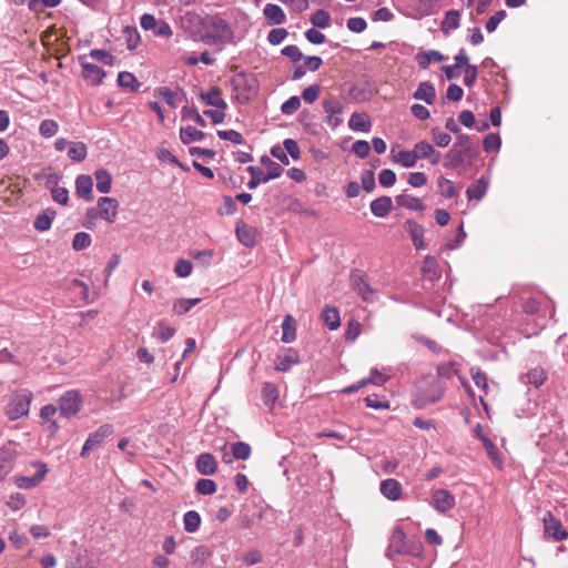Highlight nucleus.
Returning a JSON list of instances; mask_svg holds the SVG:
<instances>
[{"instance_id":"nucleus-2","label":"nucleus","mask_w":568,"mask_h":568,"mask_svg":"<svg viewBox=\"0 0 568 568\" xmlns=\"http://www.w3.org/2000/svg\"><path fill=\"white\" fill-rule=\"evenodd\" d=\"M231 84L237 93V100H248L257 89L255 77L244 71L234 74L231 79Z\"/></svg>"},{"instance_id":"nucleus-48","label":"nucleus","mask_w":568,"mask_h":568,"mask_svg":"<svg viewBox=\"0 0 568 568\" xmlns=\"http://www.w3.org/2000/svg\"><path fill=\"white\" fill-rule=\"evenodd\" d=\"M181 114H182L183 119L192 120L201 128L206 126V121L199 113L197 109L194 105L193 106H183Z\"/></svg>"},{"instance_id":"nucleus-29","label":"nucleus","mask_w":568,"mask_h":568,"mask_svg":"<svg viewBox=\"0 0 568 568\" xmlns=\"http://www.w3.org/2000/svg\"><path fill=\"white\" fill-rule=\"evenodd\" d=\"M348 126L353 131L359 132H368L371 130L372 123L366 113H353L349 121Z\"/></svg>"},{"instance_id":"nucleus-53","label":"nucleus","mask_w":568,"mask_h":568,"mask_svg":"<svg viewBox=\"0 0 568 568\" xmlns=\"http://www.w3.org/2000/svg\"><path fill=\"white\" fill-rule=\"evenodd\" d=\"M58 130H59L58 122L54 120H51V119H45V120L41 121V123L39 125V133L43 138H52L53 135L57 134Z\"/></svg>"},{"instance_id":"nucleus-63","label":"nucleus","mask_w":568,"mask_h":568,"mask_svg":"<svg viewBox=\"0 0 568 568\" xmlns=\"http://www.w3.org/2000/svg\"><path fill=\"white\" fill-rule=\"evenodd\" d=\"M153 34L155 37H161V38H171L173 36V30L171 28V26L165 21V20H162L160 19L156 23V26L154 27V29L152 30Z\"/></svg>"},{"instance_id":"nucleus-1","label":"nucleus","mask_w":568,"mask_h":568,"mask_svg":"<svg viewBox=\"0 0 568 568\" xmlns=\"http://www.w3.org/2000/svg\"><path fill=\"white\" fill-rule=\"evenodd\" d=\"M200 26L204 32L203 40L207 44H231L234 31L221 13H209L201 18Z\"/></svg>"},{"instance_id":"nucleus-37","label":"nucleus","mask_w":568,"mask_h":568,"mask_svg":"<svg viewBox=\"0 0 568 568\" xmlns=\"http://www.w3.org/2000/svg\"><path fill=\"white\" fill-rule=\"evenodd\" d=\"M94 178L97 181V190L101 193H109L111 191L112 185V176L111 174L104 170L99 169L94 172Z\"/></svg>"},{"instance_id":"nucleus-52","label":"nucleus","mask_w":568,"mask_h":568,"mask_svg":"<svg viewBox=\"0 0 568 568\" xmlns=\"http://www.w3.org/2000/svg\"><path fill=\"white\" fill-rule=\"evenodd\" d=\"M211 555V551L205 546H197L191 551V560L194 565L202 566Z\"/></svg>"},{"instance_id":"nucleus-44","label":"nucleus","mask_w":568,"mask_h":568,"mask_svg":"<svg viewBox=\"0 0 568 568\" xmlns=\"http://www.w3.org/2000/svg\"><path fill=\"white\" fill-rule=\"evenodd\" d=\"M88 150L83 142H71L68 149V156L77 162H81L87 158Z\"/></svg>"},{"instance_id":"nucleus-26","label":"nucleus","mask_w":568,"mask_h":568,"mask_svg":"<svg viewBox=\"0 0 568 568\" xmlns=\"http://www.w3.org/2000/svg\"><path fill=\"white\" fill-rule=\"evenodd\" d=\"M393 206L392 199L389 196H381L375 199L371 203V211L376 217H385Z\"/></svg>"},{"instance_id":"nucleus-50","label":"nucleus","mask_w":568,"mask_h":568,"mask_svg":"<svg viewBox=\"0 0 568 568\" xmlns=\"http://www.w3.org/2000/svg\"><path fill=\"white\" fill-rule=\"evenodd\" d=\"M423 273H424V276H426L430 281L439 277L438 265L434 257H432V256L425 257Z\"/></svg>"},{"instance_id":"nucleus-43","label":"nucleus","mask_w":568,"mask_h":568,"mask_svg":"<svg viewBox=\"0 0 568 568\" xmlns=\"http://www.w3.org/2000/svg\"><path fill=\"white\" fill-rule=\"evenodd\" d=\"M394 161L402 164L404 168L415 166L418 161L415 148L410 151H399L398 154L395 156Z\"/></svg>"},{"instance_id":"nucleus-45","label":"nucleus","mask_w":568,"mask_h":568,"mask_svg":"<svg viewBox=\"0 0 568 568\" xmlns=\"http://www.w3.org/2000/svg\"><path fill=\"white\" fill-rule=\"evenodd\" d=\"M184 529L187 532H195L201 525V517L197 511L190 510L183 517Z\"/></svg>"},{"instance_id":"nucleus-10","label":"nucleus","mask_w":568,"mask_h":568,"mask_svg":"<svg viewBox=\"0 0 568 568\" xmlns=\"http://www.w3.org/2000/svg\"><path fill=\"white\" fill-rule=\"evenodd\" d=\"M455 497L446 489H437L433 494V506L440 513L446 514L455 507Z\"/></svg>"},{"instance_id":"nucleus-11","label":"nucleus","mask_w":568,"mask_h":568,"mask_svg":"<svg viewBox=\"0 0 568 568\" xmlns=\"http://www.w3.org/2000/svg\"><path fill=\"white\" fill-rule=\"evenodd\" d=\"M444 393V386L439 381H433L427 390H423L416 399L418 407H425L427 404L439 400Z\"/></svg>"},{"instance_id":"nucleus-8","label":"nucleus","mask_w":568,"mask_h":568,"mask_svg":"<svg viewBox=\"0 0 568 568\" xmlns=\"http://www.w3.org/2000/svg\"><path fill=\"white\" fill-rule=\"evenodd\" d=\"M80 64L82 67V77L91 85H99L102 83L105 72L102 68L90 63L85 60V57H79Z\"/></svg>"},{"instance_id":"nucleus-60","label":"nucleus","mask_w":568,"mask_h":568,"mask_svg":"<svg viewBox=\"0 0 568 568\" xmlns=\"http://www.w3.org/2000/svg\"><path fill=\"white\" fill-rule=\"evenodd\" d=\"M301 106V99L297 95H293L287 99L281 106V111L285 115L294 114Z\"/></svg>"},{"instance_id":"nucleus-13","label":"nucleus","mask_w":568,"mask_h":568,"mask_svg":"<svg viewBox=\"0 0 568 568\" xmlns=\"http://www.w3.org/2000/svg\"><path fill=\"white\" fill-rule=\"evenodd\" d=\"M38 467V471L33 476H19L16 478L14 483L19 488L30 489L38 486L45 477L48 473V468L45 464L38 463L36 465Z\"/></svg>"},{"instance_id":"nucleus-32","label":"nucleus","mask_w":568,"mask_h":568,"mask_svg":"<svg viewBox=\"0 0 568 568\" xmlns=\"http://www.w3.org/2000/svg\"><path fill=\"white\" fill-rule=\"evenodd\" d=\"M282 341L292 343L296 338V321L292 315H286L282 323Z\"/></svg>"},{"instance_id":"nucleus-62","label":"nucleus","mask_w":568,"mask_h":568,"mask_svg":"<svg viewBox=\"0 0 568 568\" xmlns=\"http://www.w3.org/2000/svg\"><path fill=\"white\" fill-rule=\"evenodd\" d=\"M288 36V32L284 28H275L272 29L267 34V41L273 44L277 45L281 44Z\"/></svg>"},{"instance_id":"nucleus-5","label":"nucleus","mask_w":568,"mask_h":568,"mask_svg":"<svg viewBox=\"0 0 568 568\" xmlns=\"http://www.w3.org/2000/svg\"><path fill=\"white\" fill-rule=\"evenodd\" d=\"M351 283L353 288L365 302H372L375 291L367 282V276L363 271L354 270L351 274Z\"/></svg>"},{"instance_id":"nucleus-31","label":"nucleus","mask_w":568,"mask_h":568,"mask_svg":"<svg viewBox=\"0 0 568 568\" xmlns=\"http://www.w3.org/2000/svg\"><path fill=\"white\" fill-rule=\"evenodd\" d=\"M236 235L244 246L252 247L255 244L256 229L243 224L236 227Z\"/></svg>"},{"instance_id":"nucleus-9","label":"nucleus","mask_w":568,"mask_h":568,"mask_svg":"<svg viewBox=\"0 0 568 568\" xmlns=\"http://www.w3.org/2000/svg\"><path fill=\"white\" fill-rule=\"evenodd\" d=\"M16 454V449L11 442L0 448V483L11 471Z\"/></svg>"},{"instance_id":"nucleus-41","label":"nucleus","mask_w":568,"mask_h":568,"mask_svg":"<svg viewBox=\"0 0 568 568\" xmlns=\"http://www.w3.org/2000/svg\"><path fill=\"white\" fill-rule=\"evenodd\" d=\"M438 193L445 199H453L457 195V189L453 181L440 175L437 179Z\"/></svg>"},{"instance_id":"nucleus-18","label":"nucleus","mask_w":568,"mask_h":568,"mask_svg":"<svg viewBox=\"0 0 568 568\" xmlns=\"http://www.w3.org/2000/svg\"><path fill=\"white\" fill-rule=\"evenodd\" d=\"M398 206L405 207L409 211L423 212L426 210L424 202L412 194L404 191L402 194L395 197Z\"/></svg>"},{"instance_id":"nucleus-39","label":"nucleus","mask_w":568,"mask_h":568,"mask_svg":"<svg viewBox=\"0 0 568 568\" xmlns=\"http://www.w3.org/2000/svg\"><path fill=\"white\" fill-rule=\"evenodd\" d=\"M118 84L123 89H128L131 92L139 91L141 83L136 80L133 73L122 71L118 74Z\"/></svg>"},{"instance_id":"nucleus-16","label":"nucleus","mask_w":568,"mask_h":568,"mask_svg":"<svg viewBox=\"0 0 568 568\" xmlns=\"http://www.w3.org/2000/svg\"><path fill=\"white\" fill-rule=\"evenodd\" d=\"M59 176L55 173L47 176V186L51 190L52 199L59 204H67L69 201V191L65 187L57 186Z\"/></svg>"},{"instance_id":"nucleus-17","label":"nucleus","mask_w":568,"mask_h":568,"mask_svg":"<svg viewBox=\"0 0 568 568\" xmlns=\"http://www.w3.org/2000/svg\"><path fill=\"white\" fill-rule=\"evenodd\" d=\"M196 470L204 476L214 475L217 470V462L210 453L200 454L196 458Z\"/></svg>"},{"instance_id":"nucleus-57","label":"nucleus","mask_w":568,"mask_h":568,"mask_svg":"<svg viewBox=\"0 0 568 568\" xmlns=\"http://www.w3.org/2000/svg\"><path fill=\"white\" fill-rule=\"evenodd\" d=\"M483 145L486 152L498 151L501 145V139L496 133H489L484 138Z\"/></svg>"},{"instance_id":"nucleus-28","label":"nucleus","mask_w":568,"mask_h":568,"mask_svg":"<svg viewBox=\"0 0 568 568\" xmlns=\"http://www.w3.org/2000/svg\"><path fill=\"white\" fill-rule=\"evenodd\" d=\"M460 24V13L457 10H449L440 23L443 33L448 34L450 31L456 30Z\"/></svg>"},{"instance_id":"nucleus-21","label":"nucleus","mask_w":568,"mask_h":568,"mask_svg":"<svg viewBox=\"0 0 568 568\" xmlns=\"http://www.w3.org/2000/svg\"><path fill=\"white\" fill-rule=\"evenodd\" d=\"M263 14L270 26L282 24L286 21L285 12L277 4L267 3L263 9Z\"/></svg>"},{"instance_id":"nucleus-46","label":"nucleus","mask_w":568,"mask_h":568,"mask_svg":"<svg viewBox=\"0 0 568 568\" xmlns=\"http://www.w3.org/2000/svg\"><path fill=\"white\" fill-rule=\"evenodd\" d=\"M155 97L162 98L171 108H176V95L178 90H173L169 87H160L154 91Z\"/></svg>"},{"instance_id":"nucleus-19","label":"nucleus","mask_w":568,"mask_h":568,"mask_svg":"<svg viewBox=\"0 0 568 568\" xmlns=\"http://www.w3.org/2000/svg\"><path fill=\"white\" fill-rule=\"evenodd\" d=\"M402 485L398 480L388 478L381 483V493L389 500H398L402 496Z\"/></svg>"},{"instance_id":"nucleus-51","label":"nucleus","mask_w":568,"mask_h":568,"mask_svg":"<svg viewBox=\"0 0 568 568\" xmlns=\"http://www.w3.org/2000/svg\"><path fill=\"white\" fill-rule=\"evenodd\" d=\"M311 22L314 27L325 29L329 26L331 16L324 9H318L312 14Z\"/></svg>"},{"instance_id":"nucleus-55","label":"nucleus","mask_w":568,"mask_h":568,"mask_svg":"<svg viewBox=\"0 0 568 568\" xmlns=\"http://www.w3.org/2000/svg\"><path fill=\"white\" fill-rule=\"evenodd\" d=\"M232 455L236 459L246 460L251 456V447L244 442H237L232 446Z\"/></svg>"},{"instance_id":"nucleus-54","label":"nucleus","mask_w":568,"mask_h":568,"mask_svg":"<svg viewBox=\"0 0 568 568\" xmlns=\"http://www.w3.org/2000/svg\"><path fill=\"white\" fill-rule=\"evenodd\" d=\"M61 0H29L28 7L34 12H42L45 8H55Z\"/></svg>"},{"instance_id":"nucleus-42","label":"nucleus","mask_w":568,"mask_h":568,"mask_svg":"<svg viewBox=\"0 0 568 568\" xmlns=\"http://www.w3.org/2000/svg\"><path fill=\"white\" fill-rule=\"evenodd\" d=\"M54 216L55 213L50 210H47L43 213L39 214L33 222L34 229L40 232L50 230Z\"/></svg>"},{"instance_id":"nucleus-47","label":"nucleus","mask_w":568,"mask_h":568,"mask_svg":"<svg viewBox=\"0 0 568 568\" xmlns=\"http://www.w3.org/2000/svg\"><path fill=\"white\" fill-rule=\"evenodd\" d=\"M263 402L267 406H272L278 398V389L272 383H265L262 388Z\"/></svg>"},{"instance_id":"nucleus-34","label":"nucleus","mask_w":568,"mask_h":568,"mask_svg":"<svg viewBox=\"0 0 568 568\" xmlns=\"http://www.w3.org/2000/svg\"><path fill=\"white\" fill-rule=\"evenodd\" d=\"M444 59L445 57L437 50L423 51L416 55V60L423 69L428 68L433 62H440Z\"/></svg>"},{"instance_id":"nucleus-38","label":"nucleus","mask_w":568,"mask_h":568,"mask_svg":"<svg viewBox=\"0 0 568 568\" xmlns=\"http://www.w3.org/2000/svg\"><path fill=\"white\" fill-rule=\"evenodd\" d=\"M246 170L251 175V179L247 182V187L250 190L257 187L260 184L270 182L262 168L250 165Z\"/></svg>"},{"instance_id":"nucleus-49","label":"nucleus","mask_w":568,"mask_h":568,"mask_svg":"<svg viewBox=\"0 0 568 568\" xmlns=\"http://www.w3.org/2000/svg\"><path fill=\"white\" fill-rule=\"evenodd\" d=\"M546 379L547 374L545 369L540 367H535L527 373V383L534 385L535 387L541 386Z\"/></svg>"},{"instance_id":"nucleus-58","label":"nucleus","mask_w":568,"mask_h":568,"mask_svg":"<svg viewBox=\"0 0 568 568\" xmlns=\"http://www.w3.org/2000/svg\"><path fill=\"white\" fill-rule=\"evenodd\" d=\"M404 531L399 527H396L392 534L389 548H394L396 552H402L404 548Z\"/></svg>"},{"instance_id":"nucleus-30","label":"nucleus","mask_w":568,"mask_h":568,"mask_svg":"<svg viewBox=\"0 0 568 568\" xmlns=\"http://www.w3.org/2000/svg\"><path fill=\"white\" fill-rule=\"evenodd\" d=\"M205 133L194 126L187 125L180 129V139L183 144H191L193 142L202 141Z\"/></svg>"},{"instance_id":"nucleus-61","label":"nucleus","mask_w":568,"mask_h":568,"mask_svg":"<svg viewBox=\"0 0 568 568\" xmlns=\"http://www.w3.org/2000/svg\"><path fill=\"white\" fill-rule=\"evenodd\" d=\"M90 57L93 60L101 62L105 65H112L114 62V57L111 53L106 52L105 50H101V49L91 50Z\"/></svg>"},{"instance_id":"nucleus-56","label":"nucleus","mask_w":568,"mask_h":568,"mask_svg":"<svg viewBox=\"0 0 568 568\" xmlns=\"http://www.w3.org/2000/svg\"><path fill=\"white\" fill-rule=\"evenodd\" d=\"M195 490L201 495H212L216 491V484L212 479H199L195 485Z\"/></svg>"},{"instance_id":"nucleus-20","label":"nucleus","mask_w":568,"mask_h":568,"mask_svg":"<svg viewBox=\"0 0 568 568\" xmlns=\"http://www.w3.org/2000/svg\"><path fill=\"white\" fill-rule=\"evenodd\" d=\"M93 180L90 175L81 174L75 180V193L85 201L92 200Z\"/></svg>"},{"instance_id":"nucleus-27","label":"nucleus","mask_w":568,"mask_h":568,"mask_svg":"<svg viewBox=\"0 0 568 568\" xmlns=\"http://www.w3.org/2000/svg\"><path fill=\"white\" fill-rule=\"evenodd\" d=\"M487 189H488V182L484 178H480L479 180H477L475 183L470 184L467 187V190H466L467 199L469 201H471V200L479 201L485 196Z\"/></svg>"},{"instance_id":"nucleus-40","label":"nucleus","mask_w":568,"mask_h":568,"mask_svg":"<svg viewBox=\"0 0 568 568\" xmlns=\"http://www.w3.org/2000/svg\"><path fill=\"white\" fill-rule=\"evenodd\" d=\"M322 318L329 329H336L341 325L339 312L335 307L326 306L322 312Z\"/></svg>"},{"instance_id":"nucleus-35","label":"nucleus","mask_w":568,"mask_h":568,"mask_svg":"<svg viewBox=\"0 0 568 568\" xmlns=\"http://www.w3.org/2000/svg\"><path fill=\"white\" fill-rule=\"evenodd\" d=\"M465 161H468V158L460 153L457 148L452 146L445 155L444 166L447 169H458Z\"/></svg>"},{"instance_id":"nucleus-64","label":"nucleus","mask_w":568,"mask_h":568,"mask_svg":"<svg viewBox=\"0 0 568 568\" xmlns=\"http://www.w3.org/2000/svg\"><path fill=\"white\" fill-rule=\"evenodd\" d=\"M432 136L435 144L439 148H446L452 142V136L440 131L438 128L432 130Z\"/></svg>"},{"instance_id":"nucleus-3","label":"nucleus","mask_w":568,"mask_h":568,"mask_svg":"<svg viewBox=\"0 0 568 568\" xmlns=\"http://www.w3.org/2000/svg\"><path fill=\"white\" fill-rule=\"evenodd\" d=\"M32 394L28 390L16 394L7 406V416L11 420L28 416Z\"/></svg>"},{"instance_id":"nucleus-25","label":"nucleus","mask_w":568,"mask_h":568,"mask_svg":"<svg viewBox=\"0 0 568 568\" xmlns=\"http://www.w3.org/2000/svg\"><path fill=\"white\" fill-rule=\"evenodd\" d=\"M405 229H406L407 233L409 234V236L415 245V248H423L425 245L424 227L420 224H418L417 222L407 221Z\"/></svg>"},{"instance_id":"nucleus-22","label":"nucleus","mask_w":568,"mask_h":568,"mask_svg":"<svg viewBox=\"0 0 568 568\" xmlns=\"http://www.w3.org/2000/svg\"><path fill=\"white\" fill-rule=\"evenodd\" d=\"M297 363H300V356L297 352L290 348L285 354L277 355L275 361V368L280 372H286Z\"/></svg>"},{"instance_id":"nucleus-33","label":"nucleus","mask_w":568,"mask_h":568,"mask_svg":"<svg viewBox=\"0 0 568 568\" xmlns=\"http://www.w3.org/2000/svg\"><path fill=\"white\" fill-rule=\"evenodd\" d=\"M436 0H416V6L414 7V14L412 16L414 19H422L424 17L430 16L435 12Z\"/></svg>"},{"instance_id":"nucleus-6","label":"nucleus","mask_w":568,"mask_h":568,"mask_svg":"<svg viewBox=\"0 0 568 568\" xmlns=\"http://www.w3.org/2000/svg\"><path fill=\"white\" fill-rule=\"evenodd\" d=\"M545 535L556 541H561L568 538V531L562 527L559 519H557L550 511H547L542 519Z\"/></svg>"},{"instance_id":"nucleus-59","label":"nucleus","mask_w":568,"mask_h":568,"mask_svg":"<svg viewBox=\"0 0 568 568\" xmlns=\"http://www.w3.org/2000/svg\"><path fill=\"white\" fill-rule=\"evenodd\" d=\"M470 374H471V378H473L474 383L476 384V386L481 388L484 390V393L487 394V392H488L487 375L479 368H471Z\"/></svg>"},{"instance_id":"nucleus-12","label":"nucleus","mask_w":568,"mask_h":568,"mask_svg":"<svg viewBox=\"0 0 568 568\" xmlns=\"http://www.w3.org/2000/svg\"><path fill=\"white\" fill-rule=\"evenodd\" d=\"M100 219L113 223L118 215L119 202L114 197L102 196L98 200Z\"/></svg>"},{"instance_id":"nucleus-24","label":"nucleus","mask_w":568,"mask_h":568,"mask_svg":"<svg viewBox=\"0 0 568 568\" xmlns=\"http://www.w3.org/2000/svg\"><path fill=\"white\" fill-rule=\"evenodd\" d=\"M113 433V427L109 424L100 426L94 433H91L85 440L91 449L99 447L103 440Z\"/></svg>"},{"instance_id":"nucleus-4","label":"nucleus","mask_w":568,"mask_h":568,"mask_svg":"<svg viewBox=\"0 0 568 568\" xmlns=\"http://www.w3.org/2000/svg\"><path fill=\"white\" fill-rule=\"evenodd\" d=\"M60 415L69 418L77 415L81 409V397L78 390L64 393L58 400Z\"/></svg>"},{"instance_id":"nucleus-36","label":"nucleus","mask_w":568,"mask_h":568,"mask_svg":"<svg viewBox=\"0 0 568 568\" xmlns=\"http://www.w3.org/2000/svg\"><path fill=\"white\" fill-rule=\"evenodd\" d=\"M122 36L129 50H135L141 42L140 33L134 26L123 27Z\"/></svg>"},{"instance_id":"nucleus-14","label":"nucleus","mask_w":568,"mask_h":568,"mask_svg":"<svg viewBox=\"0 0 568 568\" xmlns=\"http://www.w3.org/2000/svg\"><path fill=\"white\" fill-rule=\"evenodd\" d=\"M457 150L468 158V162H473L478 156V146L471 141L467 134H458L453 145Z\"/></svg>"},{"instance_id":"nucleus-7","label":"nucleus","mask_w":568,"mask_h":568,"mask_svg":"<svg viewBox=\"0 0 568 568\" xmlns=\"http://www.w3.org/2000/svg\"><path fill=\"white\" fill-rule=\"evenodd\" d=\"M323 109L327 114L326 123L335 129L342 124L343 120L338 116L343 112V104L335 97L326 98L323 101Z\"/></svg>"},{"instance_id":"nucleus-15","label":"nucleus","mask_w":568,"mask_h":568,"mask_svg":"<svg viewBox=\"0 0 568 568\" xmlns=\"http://www.w3.org/2000/svg\"><path fill=\"white\" fill-rule=\"evenodd\" d=\"M200 99L210 106H214L220 110H226L227 103L222 98L221 89L217 87H212L207 92H201Z\"/></svg>"},{"instance_id":"nucleus-23","label":"nucleus","mask_w":568,"mask_h":568,"mask_svg":"<svg viewBox=\"0 0 568 568\" xmlns=\"http://www.w3.org/2000/svg\"><path fill=\"white\" fill-rule=\"evenodd\" d=\"M413 98L422 100L426 104H433L436 99L435 87L428 81L420 82L417 90L414 92Z\"/></svg>"}]
</instances>
